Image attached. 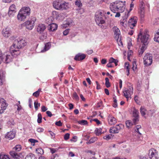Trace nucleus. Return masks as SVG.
I'll return each mask as SVG.
<instances>
[{
    "mask_svg": "<svg viewBox=\"0 0 159 159\" xmlns=\"http://www.w3.org/2000/svg\"><path fill=\"white\" fill-rule=\"evenodd\" d=\"M140 39L143 44H145V46L147 45L149 39V35L147 33H144L142 34L140 33L138 35V39Z\"/></svg>",
    "mask_w": 159,
    "mask_h": 159,
    "instance_id": "nucleus-7",
    "label": "nucleus"
},
{
    "mask_svg": "<svg viewBox=\"0 0 159 159\" xmlns=\"http://www.w3.org/2000/svg\"><path fill=\"white\" fill-rule=\"evenodd\" d=\"M121 124L116 125V126L111 128L110 129V132L111 133H117L121 129Z\"/></svg>",
    "mask_w": 159,
    "mask_h": 159,
    "instance_id": "nucleus-13",
    "label": "nucleus"
},
{
    "mask_svg": "<svg viewBox=\"0 0 159 159\" xmlns=\"http://www.w3.org/2000/svg\"><path fill=\"white\" fill-rule=\"evenodd\" d=\"M26 45V42L25 39L20 37L15 39L12 46L11 47L10 51L11 53L16 52V54L18 55L20 54L19 50L24 47Z\"/></svg>",
    "mask_w": 159,
    "mask_h": 159,
    "instance_id": "nucleus-1",
    "label": "nucleus"
},
{
    "mask_svg": "<svg viewBox=\"0 0 159 159\" xmlns=\"http://www.w3.org/2000/svg\"><path fill=\"white\" fill-rule=\"evenodd\" d=\"M102 129L101 128H96L95 130V132L96 135L97 136H99L102 134Z\"/></svg>",
    "mask_w": 159,
    "mask_h": 159,
    "instance_id": "nucleus-32",
    "label": "nucleus"
},
{
    "mask_svg": "<svg viewBox=\"0 0 159 159\" xmlns=\"http://www.w3.org/2000/svg\"><path fill=\"white\" fill-rule=\"evenodd\" d=\"M16 7L14 4L11 5L9 7V10L12 11H16Z\"/></svg>",
    "mask_w": 159,
    "mask_h": 159,
    "instance_id": "nucleus-47",
    "label": "nucleus"
},
{
    "mask_svg": "<svg viewBox=\"0 0 159 159\" xmlns=\"http://www.w3.org/2000/svg\"><path fill=\"white\" fill-rule=\"evenodd\" d=\"M53 6L55 9L59 10H66L69 7V3L61 0H57L54 1Z\"/></svg>",
    "mask_w": 159,
    "mask_h": 159,
    "instance_id": "nucleus-3",
    "label": "nucleus"
},
{
    "mask_svg": "<svg viewBox=\"0 0 159 159\" xmlns=\"http://www.w3.org/2000/svg\"><path fill=\"white\" fill-rule=\"evenodd\" d=\"M73 22L72 20L70 18H68L64 22L63 27H66L71 25Z\"/></svg>",
    "mask_w": 159,
    "mask_h": 159,
    "instance_id": "nucleus-25",
    "label": "nucleus"
},
{
    "mask_svg": "<svg viewBox=\"0 0 159 159\" xmlns=\"http://www.w3.org/2000/svg\"><path fill=\"white\" fill-rule=\"evenodd\" d=\"M40 103H38L37 101H35L34 102V106L36 110H37L38 109V107H40Z\"/></svg>",
    "mask_w": 159,
    "mask_h": 159,
    "instance_id": "nucleus-49",
    "label": "nucleus"
},
{
    "mask_svg": "<svg viewBox=\"0 0 159 159\" xmlns=\"http://www.w3.org/2000/svg\"><path fill=\"white\" fill-rule=\"evenodd\" d=\"M47 37V34L44 33L40 37V39L41 40H43L46 39Z\"/></svg>",
    "mask_w": 159,
    "mask_h": 159,
    "instance_id": "nucleus-50",
    "label": "nucleus"
},
{
    "mask_svg": "<svg viewBox=\"0 0 159 159\" xmlns=\"http://www.w3.org/2000/svg\"><path fill=\"white\" fill-rule=\"evenodd\" d=\"M48 132L50 134L52 138V139L54 138L55 137V134L54 133H53V132L51 131H49Z\"/></svg>",
    "mask_w": 159,
    "mask_h": 159,
    "instance_id": "nucleus-57",
    "label": "nucleus"
},
{
    "mask_svg": "<svg viewBox=\"0 0 159 159\" xmlns=\"http://www.w3.org/2000/svg\"><path fill=\"white\" fill-rule=\"evenodd\" d=\"M128 89H126L125 88L123 91L124 96L128 100V98H131V96L133 93L134 88L133 85L130 83L128 85Z\"/></svg>",
    "mask_w": 159,
    "mask_h": 159,
    "instance_id": "nucleus-6",
    "label": "nucleus"
},
{
    "mask_svg": "<svg viewBox=\"0 0 159 159\" xmlns=\"http://www.w3.org/2000/svg\"><path fill=\"white\" fill-rule=\"evenodd\" d=\"M75 5L80 8L82 6V4L80 0H77L75 1Z\"/></svg>",
    "mask_w": 159,
    "mask_h": 159,
    "instance_id": "nucleus-39",
    "label": "nucleus"
},
{
    "mask_svg": "<svg viewBox=\"0 0 159 159\" xmlns=\"http://www.w3.org/2000/svg\"><path fill=\"white\" fill-rule=\"evenodd\" d=\"M20 11L27 16H29L30 13V9L28 7H23Z\"/></svg>",
    "mask_w": 159,
    "mask_h": 159,
    "instance_id": "nucleus-14",
    "label": "nucleus"
},
{
    "mask_svg": "<svg viewBox=\"0 0 159 159\" xmlns=\"http://www.w3.org/2000/svg\"><path fill=\"white\" fill-rule=\"evenodd\" d=\"M29 141L32 143H34L33 144V145H34V143L37 142H38L37 140L32 139H29Z\"/></svg>",
    "mask_w": 159,
    "mask_h": 159,
    "instance_id": "nucleus-60",
    "label": "nucleus"
},
{
    "mask_svg": "<svg viewBox=\"0 0 159 159\" xmlns=\"http://www.w3.org/2000/svg\"><path fill=\"white\" fill-rule=\"evenodd\" d=\"M16 135V132L14 131H11L8 132L5 136L6 138L9 139H13Z\"/></svg>",
    "mask_w": 159,
    "mask_h": 159,
    "instance_id": "nucleus-21",
    "label": "nucleus"
},
{
    "mask_svg": "<svg viewBox=\"0 0 159 159\" xmlns=\"http://www.w3.org/2000/svg\"><path fill=\"white\" fill-rule=\"evenodd\" d=\"M139 14L141 19H143L144 17L145 10L144 7H140L139 11Z\"/></svg>",
    "mask_w": 159,
    "mask_h": 159,
    "instance_id": "nucleus-24",
    "label": "nucleus"
},
{
    "mask_svg": "<svg viewBox=\"0 0 159 159\" xmlns=\"http://www.w3.org/2000/svg\"><path fill=\"white\" fill-rule=\"evenodd\" d=\"M41 91V89H39L38 91L33 93V95L36 97H38L39 95V92Z\"/></svg>",
    "mask_w": 159,
    "mask_h": 159,
    "instance_id": "nucleus-46",
    "label": "nucleus"
},
{
    "mask_svg": "<svg viewBox=\"0 0 159 159\" xmlns=\"http://www.w3.org/2000/svg\"><path fill=\"white\" fill-rule=\"evenodd\" d=\"M112 137V135H107L103 137L104 139L108 140L111 139Z\"/></svg>",
    "mask_w": 159,
    "mask_h": 159,
    "instance_id": "nucleus-48",
    "label": "nucleus"
},
{
    "mask_svg": "<svg viewBox=\"0 0 159 159\" xmlns=\"http://www.w3.org/2000/svg\"><path fill=\"white\" fill-rule=\"evenodd\" d=\"M105 84L107 88H109L111 86L110 83L109 82V80L108 78H105Z\"/></svg>",
    "mask_w": 159,
    "mask_h": 159,
    "instance_id": "nucleus-40",
    "label": "nucleus"
},
{
    "mask_svg": "<svg viewBox=\"0 0 159 159\" xmlns=\"http://www.w3.org/2000/svg\"><path fill=\"white\" fill-rule=\"evenodd\" d=\"M108 120L109 123L111 125H114L116 122V119L114 117L110 115L108 116Z\"/></svg>",
    "mask_w": 159,
    "mask_h": 159,
    "instance_id": "nucleus-23",
    "label": "nucleus"
},
{
    "mask_svg": "<svg viewBox=\"0 0 159 159\" xmlns=\"http://www.w3.org/2000/svg\"><path fill=\"white\" fill-rule=\"evenodd\" d=\"M69 29H67L65 31L63 32V34L64 35H66L69 32Z\"/></svg>",
    "mask_w": 159,
    "mask_h": 159,
    "instance_id": "nucleus-62",
    "label": "nucleus"
},
{
    "mask_svg": "<svg viewBox=\"0 0 159 159\" xmlns=\"http://www.w3.org/2000/svg\"><path fill=\"white\" fill-rule=\"evenodd\" d=\"M113 31L114 33L115 38L118 41L120 35V30L116 26H114L112 28Z\"/></svg>",
    "mask_w": 159,
    "mask_h": 159,
    "instance_id": "nucleus-17",
    "label": "nucleus"
},
{
    "mask_svg": "<svg viewBox=\"0 0 159 159\" xmlns=\"http://www.w3.org/2000/svg\"><path fill=\"white\" fill-rule=\"evenodd\" d=\"M26 17L27 16L25 15L22 13L20 11H19L17 16V18L19 21H23L25 19Z\"/></svg>",
    "mask_w": 159,
    "mask_h": 159,
    "instance_id": "nucleus-22",
    "label": "nucleus"
},
{
    "mask_svg": "<svg viewBox=\"0 0 159 159\" xmlns=\"http://www.w3.org/2000/svg\"><path fill=\"white\" fill-rule=\"evenodd\" d=\"M149 155L151 159H158L159 157L158 152L154 148L149 150Z\"/></svg>",
    "mask_w": 159,
    "mask_h": 159,
    "instance_id": "nucleus-10",
    "label": "nucleus"
},
{
    "mask_svg": "<svg viewBox=\"0 0 159 159\" xmlns=\"http://www.w3.org/2000/svg\"><path fill=\"white\" fill-rule=\"evenodd\" d=\"M110 8L111 11L114 13H116V11L122 12L125 9L124 3L120 1H116L111 3L110 5Z\"/></svg>",
    "mask_w": 159,
    "mask_h": 159,
    "instance_id": "nucleus-2",
    "label": "nucleus"
},
{
    "mask_svg": "<svg viewBox=\"0 0 159 159\" xmlns=\"http://www.w3.org/2000/svg\"><path fill=\"white\" fill-rule=\"evenodd\" d=\"M10 154L14 159H24L22 156H20L15 151H11Z\"/></svg>",
    "mask_w": 159,
    "mask_h": 159,
    "instance_id": "nucleus-18",
    "label": "nucleus"
},
{
    "mask_svg": "<svg viewBox=\"0 0 159 159\" xmlns=\"http://www.w3.org/2000/svg\"><path fill=\"white\" fill-rule=\"evenodd\" d=\"M36 152L37 153L39 154L40 155H42L44 153L43 150L41 148H38L37 149Z\"/></svg>",
    "mask_w": 159,
    "mask_h": 159,
    "instance_id": "nucleus-36",
    "label": "nucleus"
},
{
    "mask_svg": "<svg viewBox=\"0 0 159 159\" xmlns=\"http://www.w3.org/2000/svg\"><path fill=\"white\" fill-rule=\"evenodd\" d=\"M133 66L132 69L133 70H134L137 68V65L135 61H134L133 62Z\"/></svg>",
    "mask_w": 159,
    "mask_h": 159,
    "instance_id": "nucleus-53",
    "label": "nucleus"
},
{
    "mask_svg": "<svg viewBox=\"0 0 159 159\" xmlns=\"http://www.w3.org/2000/svg\"><path fill=\"white\" fill-rule=\"evenodd\" d=\"M70 136V134L69 133L66 134L64 136V139L65 140H68Z\"/></svg>",
    "mask_w": 159,
    "mask_h": 159,
    "instance_id": "nucleus-55",
    "label": "nucleus"
},
{
    "mask_svg": "<svg viewBox=\"0 0 159 159\" xmlns=\"http://www.w3.org/2000/svg\"><path fill=\"white\" fill-rule=\"evenodd\" d=\"M52 16L54 18L57 19L59 16V15L58 12L54 11L52 13Z\"/></svg>",
    "mask_w": 159,
    "mask_h": 159,
    "instance_id": "nucleus-33",
    "label": "nucleus"
},
{
    "mask_svg": "<svg viewBox=\"0 0 159 159\" xmlns=\"http://www.w3.org/2000/svg\"><path fill=\"white\" fill-rule=\"evenodd\" d=\"M152 57L151 55L146 54L143 58L144 65L146 66L151 65L152 63Z\"/></svg>",
    "mask_w": 159,
    "mask_h": 159,
    "instance_id": "nucleus-9",
    "label": "nucleus"
},
{
    "mask_svg": "<svg viewBox=\"0 0 159 159\" xmlns=\"http://www.w3.org/2000/svg\"><path fill=\"white\" fill-rule=\"evenodd\" d=\"M147 48L145 44H143L140 49L139 51V55L141 57Z\"/></svg>",
    "mask_w": 159,
    "mask_h": 159,
    "instance_id": "nucleus-26",
    "label": "nucleus"
},
{
    "mask_svg": "<svg viewBox=\"0 0 159 159\" xmlns=\"http://www.w3.org/2000/svg\"><path fill=\"white\" fill-rule=\"evenodd\" d=\"M125 123L126 127L128 128L134 125L133 123L131 121L129 120H127L126 121Z\"/></svg>",
    "mask_w": 159,
    "mask_h": 159,
    "instance_id": "nucleus-37",
    "label": "nucleus"
},
{
    "mask_svg": "<svg viewBox=\"0 0 159 159\" xmlns=\"http://www.w3.org/2000/svg\"><path fill=\"white\" fill-rule=\"evenodd\" d=\"M133 118L132 119V121H133V124L134 125H136L138 122L139 121V117H133Z\"/></svg>",
    "mask_w": 159,
    "mask_h": 159,
    "instance_id": "nucleus-42",
    "label": "nucleus"
},
{
    "mask_svg": "<svg viewBox=\"0 0 159 159\" xmlns=\"http://www.w3.org/2000/svg\"><path fill=\"white\" fill-rule=\"evenodd\" d=\"M138 20L137 17H134L129 20L128 23V25L131 29H133L135 27L137 23Z\"/></svg>",
    "mask_w": 159,
    "mask_h": 159,
    "instance_id": "nucleus-11",
    "label": "nucleus"
},
{
    "mask_svg": "<svg viewBox=\"0 0 159 159\" xmlns=\"http://www.w3.org/2000/svg\"><path fill=\"white\" fill-rule=\"evenodd\" d=\"M16 12V11H12L9 10L8 13V15L9 16H13Z\"/></svg>",
    "mask_w": 159,
    "mask_h": 159,
    "instance_id": "nucleus-51",
    "label": "nucleus"
},
{
    "mask_svg": "<svg viewBox=\"0 0 159 159\" xmlns=\"http://www.w3.org/2000/svg\"><path fill=\"white\" fill-rule=\"evenodd\" d=\"M36 18L31 16L30 19L23 23V25L28 30H32L35 25V22L36 21Z\"/></svg>",
    "mask_w": 159,
    "mask_h": 159,
    "instance_id": "nucleus-4",
    "label": "nucleus"
},
{
    "mask_svg": "<svg viewBox=\"0 0 159 159\" xmlns=\"http://www.w3.org/2000/svg\"><path fill=\"white\" fill-rule=\"evenodd\" d=\"M48 110V108L45 106H42L41 107L42 111L43 112H45Z\"/></svg>",
    "mask_w": 159,
    "mask_h": 159,
    "instance_id": "nucleus-64",
    "label": "nucleus"
},
{
    "mask_svg": "<svg viewBox=\"0 0 159 159\" xmlns=\"http://www.w3.org/2000/svg\"><path fill=\"white\" fill-rule=\"evenodd\" d=\"M37 131L38 132H43L44 131V129L42 128H38L37 129Z\"/></svg>",
    "mask_w": 159,
    "mask_h": 159,
    "instance_id": "nucleus-63",
    "label": "nucleus"
},
{
    "mask_svg": "<svg viewBox=\"0 0 159 159\" xmlns=\"http://www.w3.org/2000/svg\"><path fill=\"white\" fill-rule=\"evenodd\" d=\"M4 76L2 72H0V85L2 84L4 79Z\"/></svg>",
    "mask_w": 159,
    "mask_h": 159,
    "instance_id": "nucleus-38",
    "label": "nucleus"
},
{
    "mask_svg": "<svg viewBox=\"0 0 159 159\" xmlns=\"http://www.w3.org/2000/svg\"><path fill=\"white\" fill-rule=\"evenodd\" d=\"M25 159H36V158L34 154L30 153L26 155Z\"/></svg>",
    "mask_w": 159,
    "mask_h": 159,
    "instance_id": "nucleus-30",
    "label": "nucleus"
},
{
    "mask_svg": "<svg viewBox=\"0 0 159 159\" xmlns=\"http://www.w3.org/2000/svg\"><path fill=\"white\" fill-rule=\"evenodd\" d=\"M103 16L104 15L101 11H98L96 12L95 20L97 24H103L105 23V21L103 19Z\"/></svg>",
    "mask_w": 159,
    "mask_h": 159,
    "instance_id": "nucleus-8",
    "label": "nucleus"
},
{
    "mask_svg": "<svg viewBox=\"0 0 159 159\" xmlns=\"http://www.w3.org/2000/svg\"><path fill=\"white\" fill-rule=\"evenodd\" d=\"M37 122L38 123H40L42 122V117L41 113H39L38 115Z\"/></svg>",
    "mask_w": 159,
    "mask_h": 159,
    "instance_id": "nucleus-41",
    "label": "nucleus"
},
{
    "mask_svg": "<svg viewBox=\"0 0 159 159\" xmlns=\"http://www.w3.org/2000/svg\"><path fill=\"white\" fill-rule=\"evenodd\" d=\"M129 64L128 62H126L125 63V68L126 69V70H129Z\"/></svg>",
    "mask_w": 159,
    "mask_h": 159,
    "instance_id": "nucleus-54",
    "label": "nucleus"
},
{
    "mask_svg": "<svg viewBox=\"0 0 159 159\" xmlns=\"http://www.w3.org/2000/svg\"><path fill=\"white\" fill-rule=\"evenodd\" d=\"M147 110L144 107H141L140 108V112L141 115L143 117L146 114Z\"/></svg>",
    "mask_w": 159,
    "mask_h": 159,
    "instance_id": "nucleus-29",
    "label": "nucleus"
},
{
    "mask_svg": "<svg viewBox=\"0 0 159 159\" xmlns=\"http://www.w3.org/2000/svg\"><path fill=\"white\" fill-rule=\"evenodd\" d=\"M139 111L134 108L133 111V117H139Z\"/></svg>",
    "mask_w": 159,
    "mask_h": 159,
    "instance_id": "nucleus-27",
    "label": "nucleus"
},
{
    "mask_svg": "<svg viewBox=\"0 0 159 159\" xmlns=\"http://www.w3.org/2000/svg\"><path fill=\"white\" fill-rule=\"evenodd\" d=\"M114 99V103L113 104V106L114 107L116 108L117 107V100L116 99H115V97L113 98Z\"/></svg>",
    "mask_w": 159,
    "mask_h": 159,
    "instance_id": "nucleus-56",
    "label": "nucleus"
},
{
    "mask_svg": "<svg viewBox=\"0 0 159 159\" xmlns=\"http://www.w3.org/2000/svg\"><path fill=\"white\" fill-rule=\"evenodd\" d=\"M86 55L84 54L79 53L75 56L74 59L76 61H82L85 59Z\"/></svg>",
    "mask_w": 159,
    "mask_h": 159,
    "instance_id": "nucleus-20",
    "label": "nucleus"
},
{
    "mask_svg": "<svg viewBox=\"0 0 159 159\" xmlns=\"http://www.w3.org/2000/svg\"><path fill=\"white\" fill-rule=\"evenodd\" d=\"M51 47V44L50 43H47L45 45L44 48L43 50L41 51V52H45L49 49Z\"/></svg>",
    "mask_w": 159,
    "mask_h": 159,
    "instance_id": "nucleus-28",
    "label": "nucleus"
},
{
    "mask_svg": "<svg viewBox=\"0 0 159 159\" xmlns=\"http://www.w3.org/2000/svg\"><path fill=\"white\" fill-rule=\"evenodd\" d=\"M141 129V127L140 125H137L134 128L135 131L138 133L140 136L141 135V134L140 133L139 130V129Z\"/></svg>",
    "mask_w": 159,
    "mask_h": 159,
    "instance_id": "nucleus-34",
    "label": "nucleus"
},
{
    "mask_svg": "<svg viewBox=\"0 0 159 159\" xmlns=\"http://www.w3.org/2000/svg\"><path fill=\"white\" fill-rule=\"evenodd\" d=\"M7 104L3 98H0V114L2 113L6 109Z\"/></svg>",
    "mask_w": 159,
    "mask_h": 159,
    "instance_id": "nucleus-12",
    "label": "nucleus"
},
{
    "mask_svg": "<svg viewBox=\"0 0 159 159\" xmlns=\"http://www.w3.org/2000/svg\"><path fill=\"white\" fill-rule=\"evenodd\" d=\"M97 140V138H91L86 143L87 144H90L94 142Z\"/></svg>",
    "mask_w": 159,
    "mask_h": 159,
    "instance_id": "nucleus-44",
    "label": "nucleus"
},
{
    "mask_svg": "<svg viewBox=\"0 0 159 159\" xmlns=\"http://www.w3.org/2000/svg\"><path fill=\"white\" fill-rule=\"evenodd\" d=\"M58 27V25L55 23H52L48 25V30L49 31H56Z\"/></svg>",
    "mask_w": 159,
    "mask_h": 159,
    "instance_id": "nucleus-19",
    "label": "nucleus"
},
{
    "mask_svg": "<svg viewBox=\"0 0 159 159\" xmlns=\"http://www.w3.org/2000/svg\"><path fill=\"white\" fill-rule=\"evenodd\" d=\"M73 98L76 100H79V98L77 94V93L75 92L73 94Z\"/></svg>",
    "mask_w": 159,
    "mask_h": 159,
    "instance_id": "nucleus-52",
    "label": "nucleus"
},
{
    "mask_svg": "<svg viewBox=\"0 0 159 159\" xmlns=\"http://www.w3.org/2000/svg\"><path fill=\"white\" fill-rule=\"evenodd\" d=\"M102 24H98V25L101 27V28L103 29H105L107 28V26L106 25H102Z\"/></svg>",
    "mask_w": 159,
    "mask_h": 159,
    "instance_id": "nucleus-58",
    "label": "nucleus"
},
{
    "mask_svg": "<svg viewBox=\"0 0 159 159\" xmlns=\"http://www.w3.org/2000/svg\"><path fill=\"white\" fill-rule=\"evenodd\" d=\"M11 29L7 27L2 30V34L4 37H8L11 35Z\"/></svg>",
    "mask_w": 159,
    "mask_h": 159,
    "instance_id": "nucleus-16",
    "label": "nucleus"
},
{
    "mask_svg": "<svg viewBox=\"0 0 159 159\" xmlns=\"http://www.w3.org/2000/svg\"><path fill=\"white\" fill-rule=\"evenodd\" d=\"M62 123L61 122V121L56 122L55 125L59 126H61L62 125Z\"/></svg>",
    "mask_w": 159,
    "mask_h": 159,
    "instance_id": "nucleus-61",
    "label": "nucleus"
},
{
    "mask_svg": "<svg viewBox=\"0 0 159 159\" xmlns=\"http://www.w3.org/2000/svg\"><path fill=\"white\" fill-rule=\"evenodd\" d=\"M29 106L30 108H31L32 107V99L30 98L29 99Z\"/></svg>",
    "mask_w": 159,
    "mask_h": 159,
    "instance_id": "nucleus-59",
    "label": "nucleus"
},
{
    "mask_svg": "<svg viewBox=\"0 0 159 159\" xmlns=\"http://www.w3.org/2000/svg\"><path fill=\"white\" fill-rule=\"evenodd\" d=\"M78 123L81 125H85L87 124V121L85 120H82L80 121H78Z\"/></svg>",
    "mask_w": 159,
    "mask_h": 159,
    "instance_id": "nucleus-43",
    "label": "nucleus"
},
{
    "mask_svg": "<svg viewBox=\"0 0 159 159\" xmlns=\"http://www.w3.org/2000/svg\"><path fill=\"white\" fill-rule=\"evenodd\" d=\"M0 159H11L9 156L6 155H0Z\"/></svg>",
    "mask_w": 159,
    "mask_h": 159,
    "instance_id": "nucleus-45",
    "label": "nucleus"
},
{
    "mask_svg": "<svg viewBox=\"0 0 159 159\" xmlns=\"http://www.w3.org/2000/svg\"><path fill=\"white\" fill-rule=\"evenodd\" d=\"M21 149V147L20 145H16L15 147L13 148V150L12 151H14L16 152H19L20 151Z\"/></svg>",
    "mask_w": 159,
    "mask_h": 159,
    "instance_id": "nucleus-31",
    "label": "nucleus"
},
{
    "mask_svg": "<svg viewBox=\"0 0 159 159\" xmlns=\"http://www.w3.org/2000/svg\"><path fill=\"white\" fill-rule=\"evenodd\" d=\"M46 28V26L44 24H39L37 26V31L39 33H43Z\"/></svg>",
    "mask_w": 159,
    "mask_h": 159,
    "instance_id": "nucleus-15",
    "label": "nucleus"
},
{
    "mask_svg": "<svg viewBox=\"0 0 159 159\" xmlns=\"http://www.w3.org/2000/svg\"><path fill=\"white\" fill-rule=\"evenodd\" d=\"M154 40L155 41L159 43V31L155 34Z\"/></svg>",
    "mask_w": 159,
    "mask_h": 159,
    "instance_id": "nucleus-35",
    "label": "nucleus"
},
{
    "mask_svg": "<svg viewBox=\"0 0 159 159\" xmlns=\"http://www.w3.org/2000/svg\"><path fill=\"white\" fill-rule=\"evenodd\" d=\"M10 53L9 54H4L3 55L2 54V56L1 57L2 61L6 63H9L11 62L12 60V57L14 55L16 54V52L13 53H11L10 52Z\"/></svg>",
    "mask_w": 159,
    "mask_h": 159,
    "instance_id": "nucleus-5",
    "label": "nucleus"
}]
</instances>
